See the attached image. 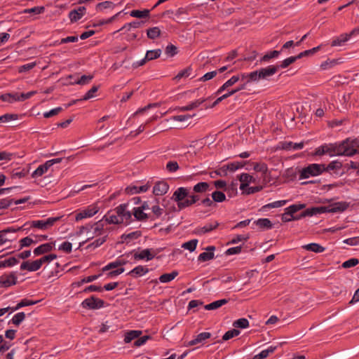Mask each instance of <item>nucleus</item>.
Returning <instances> with one entry per match:
<instances>
[{
    "instance_id": "26",
    "label": "nucleus",
    "mask_w": 359,
    "mask_h": 359,
    "mask_svg": "<svg viewBox=\"0 0 359 359\" xmlns=\"http://www.w3.org/2000/svg\"><path fill=\"white\" fill-rule=\"evenodd\" d=\"M126 264V261L121 259H117L114 262L107 264L102 268V271H107L109 270L117 269L118 268L122 267Z\"/></svg>"
},
{
    "instance_id": "55",
    "label": "nucleus",
    "mask_w": 359,
    "mask_h": 359,
    "mask_svg": "<svg viewBox=\"0 0 359 359\" xmlns=\"http://www.w3.org/2000/svg\"><path fill=\"white\" fill-rule=\"evenodd\" d=\"M305 204L302 203H298V204H293L292 205H290L289 207L286 208L285 209L289 211L292 215L294 213L297 212L299 210H301L305 208Z\"/></svg>"
},
{
    "instance_id": "54",
    "label": "nucleus",
    "mask_w": 359,
    "mask_h": 359,
    "mask_svg": "<svg viewBox=\"0 0 359 359\" xmlns=\"http://www.w3.org/2000/svg\"><path fill=\"white\" fill-rule=\"evenodd\" d=\"M240 334V331L236 329H233L227 331L222 337V339L224 341L229 340L234 337H237Z\"/></svg>"
},
{
    "instance_id": "6",
    "label": "nucleus",
    "mask_w": 359,
    "mask_h": 359,
    "mask_svg": "<svg viewBox=\"0 0 359 359\" xmlns=\"http://www.w3.org/2000/svg\"><path fill=\"white\" fill-rule=\"evenodd\" d=\"M116 209L121 224L128 225L133 221L132 212L128 209V204H121Z\"/></svg>"
},
{
    "instance_id": "59",
    "label": "nucleus",
    "mask_w": 359,
    "mask_h": 359,
    "mask_svg": "<svg viewBox=\"0 0 359 359\" xmlns=\"http://www.w3.org/2000/svg\"><path fill=\"white\" fill-rule=\"evenodd\" d=\"M297 60V57L296 56H292V57H289L286 59H285L282 62L281 64L278 66V69L279 68H286L287 67H288L290 65L292 64L293 62H294L296 60Z\"/></svg>"
},
{
    "instance_id": "43",
    "label": "nucleus",
    "mask_w": 359,
    "mask_h": 359,
    "mask_svg": "<svg viewBox=\"0 0 359 359\" xmlns=\"http://www.w3.org/2000/svg\"><path fill=\"white\" fill-rule=\"evenodd\" d=\"M198 242V241L197 239H193V240L189 241L186 243H184L182 245V248L185 250H189V252H194L196 248Z\"/></svg>"
},
{
    "instance_id": "36",
    "label": "nucleus",
    "mask_w": 359,
    "mask_h": 359,
    "mask_svg": "<svg viewBox=\"0 0 359 359\" xmlns=\"http://www.w3.org/2000/svg\"><path fill=\"white\" fill-rule=\"evenodd\" d=\"M178 275L177 271H173L170 273H164L159 277V281L162 283H167L174 280Z\"/></svg>"
},
{
    "instance_id": "58",
    "label": "nucleus",
    "mask_w": 359,
    "mask_h": 359,
    "mask_svg": "<svg viewBox=\"0 0 359 359\" xmlns=\"http://www.w3.org/2000/svg\"><path fill=\"white\" fill-rule=\"evenodd\" d=\"M191 72V69L190 67L186 68L182 71H180L175 77L174 79L179 81L182 78H187L190 76Z\"/></svg>"
},
{
    "instance_id": "4",
    "label": "nucleus",
    "mask_w": 359,
    "mask_h": 359,
    "mask_svg": "<svg viewBox=\"0 0 359 359\" xmlns=\"http://www.w3.org/2000/svg\"><path fill=\"white\" fill-rule=\"evenodd\" d=\"M325 171V165L320 163H312L304 168L300 172V178L306 179L318 176Z\"/></svg>"
},
{
    "instance_id": "42",
    "label": "nucleus",
    "mask_w": 359,
    "mask_h": 359,
    "mask_svg": "<svg viewBox=\"0 0 359 359\" xmlns=\"http://www.w3.org/2000/svg\"><path fill=\"white\" fill-rule=\"evenodd\" d=\"M161 49L150 50L147 51L144 57H146V60H147V61H149L158 58L161 56Z\"/></svg>"
},
{
    "instance_id": "25",
    "label": "nucleus",
    "mask_w": 359,
    "mask_h": 359,
    "mask_svg": "<svg viewBox=\"0 0 359 359\" xmlns=\"http://www.w3.org/2000/svg\"><path fill=\"white\" fill-rule=\"evenodd\" d=\"M50 168L49 165L45 162L43 164L40 165L32 173V177L34 179H37L44 174H46L48 169Z\"/></svg>"
},
{
    "instance_id": "11",
    "label": "nucleus",
    "mask_w": 359,
    "mask_h": 359,
    "mask_svg": "<svg viewBox=\"0 0 359 359\" xmlns=\"http://www.w3.org/2000/svg\"><path fill=\"white\" fill-rule=\"evenodd\" d=\"M149 188V186L148 184L138 185L137 184H132L126 188L125 192L127 194L133 195L146 192Z\"/></svg>"
},
{
    "instance_id": "29",
    "label": "nucleus",
    "mask_w": 359,
    "mask_h": 359,
    "mask_svg": "<svg viewBox=\"0 0 359 359\" xmlns=\"http://www.w3.org/2000/svg\"><path fill=\"white\" fill-rule=\"evenodd\" d=\"M211 337V334L210 332H204L198 334L195 339L189 341L188 344L189 346H194L199 343H202L206 339H209Z\"/></svg>"
},
{
    "instance_id": "49",
    "label": "nucleus",
    "mask_w": 359,
    "mask_h": 359,
    "mask_svg": "<svg viewBox=\"0 0 359 359\" xmlns=\"http://www.w3.org/2000/svg\"><path fill=\"white\" fill-rule=\"evenodd\" d=\"M233 325L235 327L245 329L249 327V321L246 318H239L233 322Z\"/></svg>"
},
{
    "instance_id": "45",
    "label": "nucleus",
    "mask_w": 359,
    "mask_h": 359,
    "mask_svg": "<svg viewBox=\"0 0 359 359\" xmlns=\"http://www.w3.org/2000/svg\"><path fill=\"white\" fill-rule=\"evenodd\" d=\"M18 118L17 114H5L0 116V123H8L11 121H15Z\"/></svg>"
},
{
    "instance_id": "38",
    "label": "nucleus",
    "mask_w": 359,
    "mask_h": 359,
    "mask_svg": "<svg viewBox=\"0 0 359 359\" xmlns=\"http://www.w3.org/2000/svg\"><path fill=\"white\" fill-rule=\"evenodd\" d=\"M253 170L257 172L262 173L264 177L269 173L268 167L264 163H254Z\"/></svg>"
},
{
    "instance_id": "19",
    "label": "nucleus",
    "mask_w": 359,
    "mask_h": 359,
    "mask_svg": "<svg viewBox=\"0 0 359 359\" xmlns=\"http://www.w3.org/2000/svg\"><path fill=\"white\" fill-rule=\"evenodd\" d=\"M86 10L84 6H81L77 9L72 11L69 14L70 20L72 22H76L80 20L84 15Z\"/></svg>"
},
{
    "instance_id": "21",
    "label": "nucleus",
    "mask_w": 359,
    "mask_h": 359,
    "mask_svg": "<svg viewBox=\"0 0 359 359\" xmlns=\"http://www.w3.org/2000/svg\"><path fill=\"white\" fill-rule=\"evenodd\" d=\"M187 196H189V190L184 187H180L174 192L172 198L178 203Z\"/></svg>"
},
{
    "instance_id": "37",
    "label": "nucleus",
    "mask_w": 359,
    "mask_h": 359,
    "mask_svg": "<svg viewBox=\"0 0 359 359\" xmlns=\"http://www.w3.org/2000/svg\"><path fill=\"white\" fill-rule=\"evenodd\" d=\"M1 99L4 102H7L9 103H13L15 102H19L18 93H6L1 95Z\"/></svg>"
},
{
    "instance_id": "31",
    "label": "nucleus",
    "mask_w": 359,
    "mask_h": 359,
    "mask_svg": "<svg viewBox=\"0 0 359 359\" xmlns=\"http://www.w3.org/2000/svg\"><path fill=\"white\" fill-rule=\"evenodd\" d=\"M141 236V233L138 231H133L129 233L123 234L121 236L122 241L123 243H129Z\"/></svg>"
},
{
    "instance_id": "12",
    "label": "nucleus",
    "mask_w": 359,
    "mask_h": 359,
    "mask_svg": "<svg viewBox=\"0 0 359 359\" xmlns=\"http://www.w3.org/2000/svg\"><path fill=\"white\" fill-rule=\"evenodd\" d=\"M237 177L241 182L240 189L242 191H245L250 183H254L256 181L255 178L248 173H242Z\"/></svg>"
},
{
    "instance_id": "51",
    "label": "nucleus",
    "mask_w": 359,
    "mask_h": 359,
    "mask_svg": "<svg viewBox=\"0 0 359 359\" xmlns=\"http://www.w3.org/2000/svg\"><path fill=\"white\" fill-rule=\"evenodd\" d=\"M100 276V275L90 276L83 278L81 281L73 283V285L79 287V286H81V285H83V283H88L93 282V281L97 280Z\"/></svg>"
},
{
    "instance_id": "30",
    "label": "nucleus",
    "mask_w": 359,
    "mask_h": 359,
    "mask_svg": "<svg viewBox=\"0 0 359 359\" xmlns=\"http://www.w3.org/2000/svg\"><path fill=\"white\" fill-rule=\"evenodd\" d=\"M302 248L308 251H311L316 253H320L325 251V248L318 243H311L302 246Z\"/></svg>"
},
{
    "instance_id": "3",
    "label": "nucleus",
    "mask_w": 359,
    "mask_h": 359,
    "mask_svg": "<svg viewBox=\"0 0 359 359\" xmlns=\"http://www.w3.org/2000/svg\"><path fill=\"white\" fill-rule=\"evenodd\" d=\"M278 70V67L275 65H269L264 68H261L258 70L251 72V77L254 82H257L259 80H266L269 77L274 75Z\"/></svg>"
},
{
    "instance_id": "53",
    "label": "nucleus",
    "mask_w": 359,
    "mask_h": 359,
    "mask_svg": "<svg viewBox=\"0 0 359 359\" xmlns=\"http://www.w3.org/2000/svg\"><path fill=\"white\" fill-rule=\"evenodd\" d=\"M289 201L287 200H280V201H276L272 203H270L264 206V208H277L282 206H284L288 203Z\"/></svg>"
},
{
    "instance_id": "44",
    "label": "nucleus",
    "mask_w": 359,
    "mask_h": 359,
    "mask_svg": "<svg viewBox=\"0 0 359 359\" xmlns=\"http://www.w3.org/2000/svg\"><path fill=\"white\" fill-rule=\"evenodd\" d=\"M57 256L53 254L45 255L40 259H37L40 266L41 267L44 264H48L53 260L55 259Z\"/></svg>"
},
{
    "instance_id": "9",
    "label": "nucleus",
    "mask_w": 359,
    "mask_h": 359,
    "mask_svg": "<svg viewBox=\"0 0 359 359\" xmlns=\"http://www.w3.org/2000/svg\"><path fill=\"white\" fill-rule=\"evenodd\" d=\"M58 219L59 217H49L46 220H35L32 222L31 226L32 227L44 230L53 226Z\"/></svg>"
},
{
    "instance_id": "10",
    "label": "nucleus",
    "mask_w": 359,
    "mask_h": 359,
    "mask_svg": "<svg viewBox=\"0 0 359 359\" xmlns=\"http://www.w3.org/2000/svg\"><path fill=\"white\" fill-rule=\"evenodd\" d=\"M17 276L14 273L4 274L0 276V287H8L15 285Z\"/></svg>"
},
{
    "instance_id": "64",
    "label": "nucleus",
    "mask_w": 359,
    "mask_h": 359,
    "mask_svg": "<svg viewBox=\"0 0 359 359\" xmlns=\"http://www.w3.org/2000/svg\"><path fill=\"white\" fill-rule=\"evenodd\" d=\"M218 226V224L217 223H214V224H205L204 226H203L201 230H200V233H208V232H210L212 230L215 229L217 226Z\"/></svg>"
},
{
    "instance_id": "47",
    "label": "nucleus",
    "mask_w": 359,
    "mask_h": 359,
    "mask_svg": "<svg viewBox=\"0 0 359 359\" xmlns=\"http://www.w3.org/2000/svg\"><path fill=\"white\" fill-rule=\"evenodd\" d=\"M147 36L151 39H155L161 35V30L159 27H154L147 30Z\"/></svg>"
},
{
    "instance_id": "35",
    "label": "nucleus",
    "mask_w": 359,
    "mask_h": 359,
    "mask_svg": "<svg viewBox=\"0 0 359 359\" xmlns=\"http://www.w3.org/2000/svg\"><path fill=\"white\" fill-rule=\"evenodd\" d=\"M256 225L262 229H270L273 225L271 222L267 218H261L255 222Z\"/></svg>"
},
{
    "instance_id": "48",
    "label": "nucleus",
    "mask_w": 359,
    "mask_h": 359,
    "mask_svg": "<svg viewBox=\"0 0 359 359\" xmlns=\"http://www.w3.org/2000/svg\"><path fill=\"white\" fill-rule=\"evenodd\" d=\"M212 198L215 202L222 203L226 200V196L222 191H215L212 194Z\"/></svg>"
},
{
    "instance_id": "1",
    "label": "nucleus",
    "mask_w": 359,
    "mask_h": 359,
    "mask_svg": "<svg viewBox=\"0 0 359 359\" xmlns=\"http://www.w3.org/2000/svg\"><path fill=\"white\" fill-rule=\"evenodd\" d=\"M75 235L77 236L85 235V239L80 243V246L97 238L94 241L88 245V249H95L100 247L106 241L107 238L106 231L102 221L79 227Z\"/></svg>"
},
{
    "instance_id": "24",
    "label": "nucleus",
    "mask_w": 359,
    "mask_h": 359,
    "mask_svg": "<svg viewBox=\"0 0 359 359\" xmlns=\"http://www.w3.org/2000/svg\"><path fill=\"white\" fill-rule=\"evenodd\" d=\"M149 271V269L145 266L139 265L132 269L128 274L133 277H141L147 274Z\"/></svg>"
},
{
    "instance_id": "57",
    "label": "nucleus",
    "mask_w": 359,
    "mask_h": 359,
    "mask_svg": "<svg viewBox=\"0 0 359 359\" xmlns=\"http://www.w3.org/2000/svg\"><path fill=\"white\" fill-rule=\"evenodd\" d=\"M165 53L168 57H173L177 54V48L172 44H169L165 49Z\"/></svg>"
},
{
    "instance_id": "8",
    "label": "nucleus",
    "mask_w": 359,
    "mask_h": 359,
    "mask_svg": "<svg viewBox=\"0 0 359 359\" xmlns=\"http://www.w3.org/2000/svg\"><path fill=\"white\" fill-rule=\"evenodd\" d=\"M104 304L103 300L93 296L84 299L81 303V306L88 309H99L104 306Z\"/></svg>"
},
{
    "instance_id": "22",
    "label": "nucleus",
    "mask_w": 359,
    "mask_h": 359,
    "mask_svg": "<svg viewBox=\"0 0 359 359\" xmlns=\"http://www.w3.org/2000/svg\"><path fill=\"white\" fill-rule=\"evenodd\" d=\"M238 81H240V76H237V75L231 76L221 87L219 88L215 94L219 95L222 93L223 91L226 90L229 87L234 85Z\"/></svg>"
},
{
    "instance_id": "13",
    "label": "nucleus",
    "mask_w": 359,
    "mask_h": 359,
    "mask_svg": "<svg viewBox=\"0 0 359 359\" xmlns=\"http://www.w3.org/2000/svg\"><path fill=\"white\" fill-rule=\"evenodd\" d=\"M41 269V266L37 261L36 260H28L23 262L20 265V269L23 271H27L29 272L36 271Z\"/></svg>"
},
{
    "instance_id": "52",
    "label": "nucleus",
    "mask_w": 359,
    "mask_h": 359,
    "mask_svg": "<svg viewBox=\"0 0 359 359\" xmlns=\"http://www.w3.org/2000/svg\"><path fill=\"white\" fill-rule=\"evenodd\" d=\"M93 79V75H83L81 78L74 82V84L86 85Z\"/></svg>"
},
{
    "instance_id": "39",
    "label": "nucleus",
    "mask_w": 359,
    "mask_h": 359,
    "mask_svg": "<svg viewBox=\"0 0 359 359\" xmlns=\"http://www.w3.org/2000/svg\"><path fill=\"white\" fill-rule=\"evenodd\" d=\"M150 11L148 9H144V10H133L130 11V16L133 18H144L149 16Z\"/></svg>"
},
{
    "instance_id": "18",
    "label": "nucleus",
    "mask_w": 359,
    "mask_h": 359,
    "mask_svg": "<svg viewBox=\"0 0 359 359\" xmlns=\"http://www.w3.org/2000/svg\"><path fill=\"white\" fill-rule=\"evenodd\" d=\"M209 98L203 97V98H200L198 100H194L186 106L180 107L179 111H185L193 110V109L198 107L201 104H202L203 102H205Z\"/></svg>"
},
{
    "instance_id": "50",
    "label": "nucleus",
    "mask_w": 359,
    "mask_h": 359,
    "mask_svg": "<svg viewBox=\"0 0 359 359\" xmlns=\"http://www.w3.org/2000/svg\"><path fill=\"white\" fill-rule=\"evenodd\" d=\"M280 51L278 50H273L266 54H265L261 59V62H268L269 60L272 58L278 57L280 55Z\"/></svg>"
},
{
    "instance_id": "14",
    "label": "nucleus",
    "mask_w": 359,
    "mask_h": 359,
    "mask_svg": "<svg viewBox=\"0 0 359 359\" xmlns=\"http://www.w3.org/2000/svg\"><path fill=\"white\" fill-rule=\"evenodd\" d=\"M102 222L104 221L108 224H119L121 222L118 218V215L116 212V209L115 208L113 211H110L106 214L103 218L100 220Z\"/></svg>"
},
{
    "instance_id": "15",
    "label": "nucleus",
    "mask_w": 359,
    "mask_h": 359,
    "mask_svg": "<svg viewBox=\"0 0 359 359\" xmlns=\"http://www.w3.org/2000/svg\"><path fill=\"white\" fill-rule=\"evenodd\" d=\"M169 189V186L165 182H158L153 188V193L156 196L165 194Z\"/></svg>"
},
{
    "instance_id": "56",
    "label": "nucleus",
    "mask_w": 359,
    "mask_h": 359,
    "mask_svg": "<svg viewBox=\"0 0 359 359\" xmlns=\"http://www.w3.org/2000/svg\"><path fill=\"white\" fill-rule=\"evenodd\" d=\"M300 217H294L289 211L285 209L284 213L282 215L281 219L284 222H291L292 220L299 219Z\"/></svg>"
},
{
    "instance_id": "17",
    "label": "nucleus",
    "mask_w": 359,
    "mask_h": 359,
    "mask_svg": "<svg viewBox=\"0 0 359 359\" xmlns=\"http://www.w3.org/2000/svg\"><path fill=\"white\" fill-rule=\"evenodd\" d=\"M215 248L214 246H208L206 248V252H203L198 257V260L201 262H207L214 258V250Z\"/></svg>"
},
{
    "instance_id": "2",
    "label": "nucleus",
    "mask_w": 359,
    "mask_h": 359,
    "mask_svg": "<svg viewBox=\"0 0 359 359\" xmlns=\"http://www.w3.org/2000/svg\"><path fill=\"white\" fill-rule=\"evenodd\" d=\"M339 156H352L359 153V139L347 138L339 142Z\"/></svg>"
},
{
    "instance_id": "61",
    "label": "nucleus",
    "mask_w": 359,
    "mask_h": 359,
    "mask_svg": "<svg viewBox=\"0 0 359 359\" xmlns=\"http://www.w3.org/2000/svg\"><path fill=\"white\" fill-rule=\"evenodd\" d=\"M359 263V260L355 258H351L347 261H345L341 266L344 269H348L356 266Z\"/></svg>"
},
{
    "instance_id": "63",
    "label": "nucleus",
    "mask_w": 359,
    "mask_h": 359,
    "mask_svg": "<svg viewBox=\"0 0 359 359\" xmlns=\"http://www.w3.org/2000/svg\"><path fill=\"white\" fill-rule=\"evenodd\" d=\"M318 215V210L316 207H313L311 208L306 209L304 212H303L301 215L299 216L300 218L304 217L306 216H313Z\"/></svg>"
},
{
    "instance_id": "20",
    "label": "nucleus",
    "mask_w": 359,
    "mask_h": 359,
    "mask_svg": "<svg viewBox=\"0 0 359 359\" xmlns=\"http://www.w3.org/2000/svg\"><path fill=\"white\" fill-rule=\"evenodd\" d=\"M54 245L55 243H44L36 248L33 252L34 255L38 256L50 252L53 249Z\"/></svg>"
},
{
    "instance_id": "41",
    "label": "nucleus",
    "mask_w": 359,
    "mask_h": 359,
    "mask_svg": "<svg viewBox=\"0 0 359 359\" xmlns=\"http://www.w3.org/2000/svg\"><path fill=\"white\" fill-rule=\"evenodd\" d=\"M37 302L31 301L27 299H22L15 307L11 308V312L15 311L22 307L31 306L36 304Z\"/></svg>"
},
{
    "instance_id": "23",
    "label": "nucleus",
    "mask_w": 359,
    "mask_h": 359,
    "mask_svg": "<svg viewBox=\"0 0 359 359\" xmlns=\"http://www.w3.org/2000/svg\"><path fill=\"white\" fill-rule=\"evenodd\" d=\"M348 208L346 202H336L328 205L330 212H340L344 211Z\"/></svg>"
},
{
    "instance_id": "46",
    "label": "nucleus",
    "mask_w": 359,
    "mask_h": 359,
    "mask_svg": "<svg viewBox=\"0 0 359 359\" xmlns=\"http://www.w3.org/2000/svg\"><path fill=\"white\" fill-rule=\"evenodd\" d=\"M25 313L19 312L13 316L12 319L11 320V322L15 325H19L25 320Z\"/></svg>"
},
{
    "instance_id": "27",
    "label": "nucleus",
    "mask_w": 359,
    "mask_h": 359,
    "mask_svg": "<svg viewBox=\"0 0 359 359\" xmlns=\"http://www.w3.org/2000/svg\"><path fill=\"white\" fill-rule=\"evenodd\" d=\"M304 142L294 143L292 142H285L282 143V149L288 151L302 149L304 147Z\"/></svg>"
},
{
    "instance_id": "62",
    "label": "nucleus",
    "mask_w": 359,
    "mask_h": 359,
    "mask_svg": "<svg viewBox=\"0 0 359 359\" xmlns=\"http://www.w3.org/2000/svg\"><path fill=\"white\" fill-rule=\"evenodd\" d=\"M58 250L69 253L72 250V244L70 242L65 241L59 245Z\"/></svg>"
},
{
    "instance_id": "40",
    "label": "nucleus",
    "mask_w": 359,
    "mask_h": 359,
    "mask_svg": "<svg viewBox=\"0 0 359 359\" xmlns=\"http://www.w3.org/2000/svg\"><path fill=\"white\" fill-rule=\"evenodd\" d=\"M193 190L196 193H204L210 190V185L205 182H198L194 185Z\"/></svg>"
},
{
    "instance_id": "16",
    "label": "nucleus",
    "mask_w": 359,
    "mask_h": 359,
    "mask_svg": "<svg viewBox=\"0 0 359 359\" xmlns=\"http://www.w3.org/2000/svg\"><path fill=\"white\" fill-rule=\"evenodd\" d=\"M325 154L330 157L339 156V143L323 144Z\"/></svg>"
},
{
    "instance_id": "60",
    "label": "nucleus",
    "mask_w": 359,
    "mask_h": 359,
    "mask_svg": "<svg viewBox=\"0 0 359 359\" xmlns=\"http://www.w3.org/2000/svg\"><path fill=\"white\" fill-rule=\"evenodd\" d=\"M342 165L339 161H333L330 162L327 166H325V171L328 170H339L341 169Z\"/></svg>"
},
{
    "instance_id": "28",
    "label": "nucleus",
    "mask_w": 359,
    "mask_h": 359,
    "mask_svg": "<svg viewBox=\"0 0 359 359\" xmlns=\"http://www.w3.org/2000/svg\"><path fill=\"white\" fill-rule=\"evenodd\" d=\"M133 215L135 219L138 221H146L149 217V216L139 207H135L133 209L132 216Z\"/></svg>"
},
{
    "instance_id": "7",
    "label": "nucleus",
    "mask_w": 359,
    "mask_h": 359,
    "mask_svg": "<svg viewBox=\"0 0 359 359\" xmlns=\"http://www.w3.org/2000/svg\"><path fill=\"white\" fill-rule=\"evenodd\" d=\"M157 253L154 249L147 248L135 252L134 258L138 260L150 261L155 257Z\"/></svg>"
},
{
    "instance_id": "5",
    "label": "nucleus",
    "mask_w": 359,
    "mask_h": 359,
    "mask_svg": "<svg viewBox=\"0 0 359 359\" xmlns=\"http://www.w3.org/2000/svg\"><path fill=\"white\" fill-rule=\"evenodd\" d=\"M100 208L97 204L93 203L87 207L78 210L75 213V220L79 222L81 220L90 218L98 212Z\"/></svg>"
},
{
    "instance_id": "33",
    "label": "nucleus",
    "mask_w": 359,
    "mask_h": 359,
    "mask_svg": "<svg viewBox=\"0 0 359 359\" xmlns=\"http://www.w3.org/2000/svg\"><path fill=\"white\" fill-rule=\"evenodd\" d=\"M228 302V300L226 299H222L219 300L215 301L210 304H208L204 306L205 310H215L223 305L226 304Z\"/></svg>"
},
{
    "instance_id": "32",
    "label": "nucleus",
    "mask_w": 359,
    "mask_h": 359,
    "mask_svg": "<svg viewBox=\"0 0 359 359\" xmlns=\"http://www.w3.org/2000/svg\"><path fill=\"white\" fill-rule=\"evenodd\" d=\"M350 39V35L348 34H342L339 36L334 39L332 41V46H341Z\"/></svg>"
},
{
    "instance_id": "34",
    "label": "nucleus",
    "mask_w": 359,
    "mask_h": 359,
    "mask_svg": "<svg viewBox=\"0 0 359 359\" xmlns=\"http://www.w3.org/2000/svg\"><path fill=\"white\" fill-rule=\"evenodd\" d=\"M142 334L140 330H130L125 334L124 342L128 344L130 343L135 339L138 338Z\"/></svg>"
}]
</instances>
